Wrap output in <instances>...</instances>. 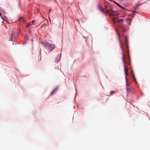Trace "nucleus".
I'll use <instances>...</instances> for the list:
<instances>
[{"mask_svg":"<svg viewBox=\"0 0 150 150\" xmlns=\"http://www.w3.org/2000/svg\"><path fill=\"white\" fill-rule=\"evenodd\" d=\"M122 60L124 63V71L125 73L128 72V69L127 67L126 66V64L127 63H128L129 61L128 64H130V60L129 61V59L127 55L125 54L123 52H122Z\"/></svg>","mask_w":150,"mask_h":150,"instance_id":"f257e3e1","label":"nucleus"},{"mask_svg":"<svg viewBox=\"0 0 150 150\" xmlns=\"http://www.w3.org/2000/svg\"><path fill=\"white\" fill-rule=\"evenodd\" d=\"M98 8H99V9L100 11H101L103 12H105V11H104V10L103 9V8H102L101 7V6H98Z\"/></svg>","mask_w":150,"mask_h":150,"instance_id":"9b49d317","label":"nucleus"},{"mask_svg":"<svg viewBox=\"0 0 150 150\" xmlns=\"http://www.w3.org/2000/svg\"><path fill=\"white\" fill-rule=\"evenodd\" d=\"M114 3L116 4V3H117L116 1H114Z\"/></svg>","mask_w":150,"mask_h":150,"instance_id":"412c9836","label":"nucleus"},{"mask_svg":"<svg viewBox=\"0 0 150 150\" xmlns=\"http://www.w3.org/2000/svg\"><path fill=\"white\" fill-rule=\"evenodd\" d=\"M126 76L127 77L128 75V72L125 73Z\"/></svg>","mask_w":150,"mask_h":150,"instance_id":"a211bd4d","label":"nucleus"},{"mask_svg":"<svg viewBox=\"0 0 150 150\" xmlns=\"http://www.w3.org/2000/svg\"><path fill=\"white\" fill-rule=\"evenodd\" d=\"M35 22V21H32L29 23L27 25H26V27L27 28L29 27H31V28H33L34 27V23Z\"/></svg>","mask_w":150,"mask_h":150,"instance_id":"20e7f679","label":"nucleus"},{"mask_svg":"<svg viewBox=\"0 0 150 150\" xmlns=\"http://www.w3.org/2000/svg\"><path fill=\"white\" fill-rule=\"evenodd\" d=\"M18 21L20 22L24 21V18L22 17H20L18 19Z\"/></svg>","mask_w":150,"mask_h":150,"instance_id":"ddd939ff","label":"nucleus"},{"mask_svg":"<svg viewBox=\"0 0 150 150\" xmlns=\"http://www.w3.org/2000/svg\"><path fill=\"white\" fill-rule=\"evenodd\" d=\"M117 35H118L119 38V35L118 33H117Z\"/></svg>","mask_w":150,"mask_h":150,"instance_id":"5701e85b","label":"nucleus"},{"mask_svg":"<svg viewBox=\"0 0 150 150\" xmlns=\"http://www.w3.org/2000/svg\"><path fill=\"white\" fill-rule=\"evenodd\" d=\"M120 26L122 29V31L123 32H126V31L127 30V27L126 25H120Z\"/></svg>","mask_w":150,"mask_h":150,"instance_id":"423d86ee","label":"nucleus"},{"mask_svg":"<svg viewBox=\"0 0 150 150\" xmlns=\"http://www.w3.org/2000/svg\"><path fill=\"white\" fill-rule=\"evenodd\" d=\"M131 73H132V75H133V74H134L132 70V71Z\"/></svg>","mask_w":150,"mask_h":150,"instance_id":"aec40b11","label":"nucleus"},{"mask_svg":"<svg viewBox=\"0 0 150 150\" xmlns=\"http://www.w3.org/2000/svg\"><path fill=\"white\" fill-rule=\"evenodd\" d=\"M15 34V33L13 31L11 34V37L9 39V41L14 40L15 39V38H14V35Z\"/></svg>","mask_w":150,"mask_h":150,"instance_id":"39448f33","label":"nucleus"},{"mask_svg":"<svg viewBox=\"0 0 150 150\" xmlns=\"http://www.w3.org/2000/svg\"><path fill=\"white\" fill-rule=\"evenodd\" d=\"M115 93V92L113 91H111L110 92V94L112 95V94H114Z\"/></svg>","mask_w":150,"mask_h":150,"instance_id":"dca6fc26","label":"nucleus"},{"mask_svg":"<svg viewBox=\"0 0 150 150\" xmlns=\"http://www.w3.org/2000/svg\"><path fill=\"white\" fill-rule=\"evenodd\" d=\"M125 44L126 45H127V52L125 50V53H126V54H125L126 55H127L129 59V61H130V56L129 54V48H128V45L127 44V42L128 41V39L127 38V37L125 36Z\"/></svg>","mask_w":150,"mask_h":150,"instance_id":"7ed1b4c3","label":"nucleus"},{"mask_svg":"<svg viewBox=\"0 0 150 150\" xmlns=\"http://www.w3.org/2000/svg\"><path fill=\"white\" fill-rule=\"evenodd\" d=\"M116 4L117 6H118L120 7H121V6L119 4H118V3H116Z\"/></svg>","mask_w":150,"mask_h":150,"instance_id":"f3484780","label":"nucleus"},{"mask_svg":"<svg viewBox=\"0 0 150 150\" xmlns=\"http://www.w3.org/2000/svg\"><path fill=\"white\" fill-rule=\"evenodd\" d=\"M1 13H0V16H1Z\"/></svg>","mask_w":150,"mask_h":150,"instance_id":"4be33fe9","label":"nucleus"},{"mask_svg":"<svg viewBox=\"0 0 150 150\" xmlns=\"http://www.w3.org/2000/svg\"><path fill=\"white\" fill-rule=\"evenodd\" d=\"M123 21V19H118L116 21V23H120L122 22Z\"/></svg>","mask_w":150,"mask_h":150,"instance_id":"9d476101","label":"nucleus"},{"mask_svg":"<svg viewBox=\"0 0 150 150\" xmlns=\"http://www.w3.org/2000/svg\"><path fill=\"white\" fill-rule=\"evenodd\" d=\"M131 76L132 77V80H134V81H135L137 83V81H136V79L135 78V75H134V74H133V75H131Z\"/></svg>","mask_w":150,"mask_h":150,"instance_id":"1a4fd4ad","label":"nucleus"},{"mask_svg":"<svg viewBox=\"0 0 150 150\" xmlns=\"http://www.w3.org/2000/svg\"><path fill=\"white\" fill-rule=\"evenodd\" d=\"M57 88H56L54 89L52 91V92L51 93H50V95L52 96V95H53L54 94V93H55V92H56V90H57Z\"/></svg>","mask_w":150,"mask_h":150,"instance_id":"f8f14e48","label":"nucleus"},{"mask_svg":"<svg viewBox=\"0 0 150 150\" xmlns=\"http://www.w3.org/2000/svg\"><path fill=\"white\" fill-rule=\"evenodd\" d=\"M125 79H126V85L127 86H128V84H127V81L128 80V79L127 78V77L126 76L125 77Z\"/></svg>","mask_w":150,"mask_h":150,"instance_id":"2eb2a0df","label":"nucleus"},{"mask_svg":"<svg viewBox=\"0 0 150 150\" xmlns=\"http://www.w3.org/2000/svg\"><path fill=\"white\" fill-rule=\"evenodd\" d=\"M114 17L112 18V21L113 22V23H115L116 22V21L117 20V19L118 18L117 17H116L115 15L114 16Z\"/></svg>","mask_w":150,"mask_h":150,"instance_id":"6e6552de","label":"nucleus"},{"mask_svg":"<svg viewBox=\"0 0 150 150\" xmlns=\"http://www.w3.org/2000/svg\"><path fill=\"white\" fill-rule=\"evenodd\" d=\"M120 46H121V48L122 50H123V48L122 47V45L121 44L120 45Z\"/></svg>","mask_w":150,"mask_h":150,"instance_id":"6ab92c4d","label":"nucleus"},{"mask_svg":"<svg viewBox=\"0 0 150 150\" xmlns=\"http://www.w3.org/2000/svg\"><path fill=\"white\" fill-rule=\"evenodd\" d=\"M41 43L50 52L52 51L55 47V45L53 44H51L46 41H42Z\"/></svg>","mask_w":150,"mask_h":150,"instance_id":"f03ea898","label":"nucleus"},{"mask_svg":"<svg viewBox=\"0 0 150 150\" xmlns=\"http://www.w3.org/2000/svg\"><path fill=\"white\" fill-rule=\"evenodd\" d=\"M139 5L138 4H137L136 5H135L134 6V9H137L138 8V6H139Z\"/></svg>","mask_w":150,"mask_h":150,"instance_id":"4468645a","label":"nucleus"},{"mask_svg":"<svg viewBox=\"0 0 150 150\" xmlns=\"http://www.w3.org/2000/svg\"><path fill=\"white\" fill-rule=\"evenodd\" d=\"M113 12L114 11H113L107 10L105 12V13H106L109 14L110 16H111L113 15Z\"/></svg>","mask_w":150,"mask_h":150,"instance_id":"0eeeda50","label":"nucleus"}]
</instances>
